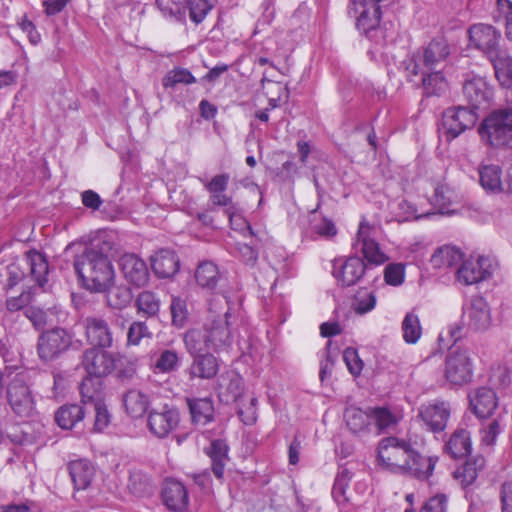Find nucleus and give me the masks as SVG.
I'll return each instance as SVG.
<instances>
[{
    "instance_id": "30",
    "label": "nucleus",
    "mask_w": 512,
    "mask_h": 512,
    "mask_svg": "<svg viewBox=\"0 0 512 512\" xmlns=\"http://www.w3.org/2000/svg\"><path fill=\"white\" fill-rule=\"evenodd\" d=\"M205 326L189 329L183 337L185 348L190 355L209 353L212 350Z\"/></svg>"
},
{
    "instance_id": "20",
    "label": "nucleus",
    "mask_w": 512,
    "mask_h": 512,
    "mask_svg": "<svg viewBox=\"0 0 512 512\" xmlns=\"http://www.w3.org/2000/svg\"><path fill=\"white\" fill-rule=\"evenodd\" d=\"M406 70L409 76L421 75V82L427 95H440L447 89L448 83L443 75V69L423 70L416 60H410Z\"/></svg>"
},
{
    "instance_id": "63",
    "label": "nucleus",
    "mask_w": 512,
    "mask_h": 512,
    "mask_svg": "<svg viewBox=\"0 0 512 512\" xmlns=\"http://www.w3.org/2000/svg\"><path fill=\"white\" fill-rule=\"evenodd\" d=\"M447 498L444 494H438L429 498L422 506L420 512H446Z\"/></svg>"
},
{
    "instance_id": "18",
    "label": "nucleus",
    "mask_w": 512,
    "mask_h": 512,
    "mask_svg": "<svg viewBox=\"0 0 512 512\" xmlns=\"http://www.w3.org/2000/svg\"><path fill=\"white\" fill-rule=\"evenodd\" d=\"M71 338L62 328L44 332L38 340V354L41 359L50 361L68 349Z\"/></svg>"
},
{
    "instance_id": "60",
    "label": "nucleus",
    "mask_w": 512,
    "mask_h": 512,
    "mask_svg": "<svg viewBox=\"0 0 512 512\" xmlns=\"http://www.w3.org/2000/svg\"><path fill=\"white\" fill-rule=\"evenodd\" d=\"M244 390V380L238 374H231L229 376V382L226 386L228 396L233 401H239L242 399V393Z\"/></svg>"
},
{
    "instance_id": "26",
    "label": "nucleus",
    "mask_w": 512,
    "mask_h": 512,
    "mask_svg": "<svg viewBox=\"0 0 512 512\" xmlns=\"http://www.w3.org/2000/svg\"><path fill=\"white\" fill-rule=\"evenodd\" d=\"M193 361L188 368V374L191 379L199 378L203 380L213 379L218 371L219 364L217 358L211 353H202L191 355Z\"/></svg>"
},
{
    "instance_id": "1",
    "label": "nucleus",
    "mask_w": 512,
    "mask_h": 512,
    "mask_svg": "<svg viewBox=\"0 0 512 512\" xmlns=\"http://www.w3.org/2000/svg\"><path fill=\"white\" fill-rule=\"evenodd\" d=\"M377 459L383 468L393 473L421 480L432 475L437 460L420 455L410 442L393 436L380 441Z\"/></svg>"
},
{
    "instance_id": "8",
    "label": "nucleus",
    "mask_w": 512,
    "mask_h": 512,
    "mask_svg": "<svg viewBox=\"0 0 512 512\" xmlns=\"http://www.w3.org/2000/svg\"><path fill=\"white\" fill-rule=\"evenodd\" d=\"M469 44L489 58L498 56L501 33L494 26L485 23L473 24L468 28Z\"/></svg>"
},
{
    "instance_id": "15",
    "label": "nucleus",
    "mask_w": 512,
    "mask_h": 512,
    "mask_svg": "<svg viewBox=\"0 0 512 512\" xmlns=\"http://www.w3.org/2000/svg\"><path fill=\"white\" fill-rule=\"evenodd\" d=\"M449 55L448 42L443 37H437L429 42L421 54L415 55L410 60H416L423 70L434 71L444 68Z\"/></svg>"
},
{
    "instance_id": "46",
    "label": "nucleus",
    "mask_w": 512,
    "mask_h": 512,
    "mask_svg": "<svg viewBox=\"0 0 512 512\" xmlns=\"http://www.w3.org/2000/svg\"><path fill=\"white\" fill-rule=\"evenodd\" d=\"M136 306L139 313L148 317L155 316L160 308V300L151 291H142L137 299Z\"/></svg>"
},
{
    "instance_id": "13",
    "label": "nucleus",
    "mask_w": 512,
    "mask_h": 512,
    "mask_svg": "<svg viewBox=\"0 0 512 512\" xmlns=\"http://www.w3.org/2000/svg\"><path fill=\"white\" fill-rule=\"evenodd\" d=\"M462 321L468 329L481 332L487 330L492 322L491 310L483 297H473L464 306Z\"/></svg>"
},
{
    "instance_id": "35",
    "label": "nucleus",
    "mask_w": 512,
    "mask_h": 512,
    "mask_svg": "<svg viewBox=\"0 0 512 512\" xmlns=\"http://www.w3.org/2000/svg\"><path fill=\"white\" fill-rule=\"evenodd\" d=\"M210 194V202L214 206L226 207L225 213L229 218V221L232 226H240L241 224H245L247 230L250 235H254L251 226L244 221V219L236 212V208L233 204V200L230 196L225 194V192H209Z\"/></svg>"
},
{
    "instance_id": "14",
    "label": "nucleus",
    "mask_w": 512,
    "mask_h": 512,
    "mask_svg": "<svg viewBox=\"0 0 512 512\" xmlns=\"http://www.w3.org/2000/svg\"><path fill=\"white\" fill-rule=\"evenodd\" d=\"M451 414L450 404L446 401L434 400L422 404L418 408L417 417L421 420L427 430L431 432L443 431L448 423Z\"/></svg>"
},
{
    "instance_id": "2",
    "label": "nucleus",
    "mask_w": 512,
    "mask_h": 512,
    "mask_svg": "<svg viewBox=\"0 0 512 512\" xmlns=\"http://www.w3.org/2000/svg\"><path fill=\"white\" fill-rule=\"evenodd\" d=\"M82 285L91 292L103 293L114 282V269L108 256L95 247L85 248L73 262Z\"/></svg>"
},
{
    "instance_id": "12",
    "label": "nucleus",
    "mask_w": 512,
    "mask_h": 512,
    "mask_svg": "<svg viewBox=\"0 0 512 512\" xmlns=\"http://www.w3.org/2000/svg\"><path fill=\"white\" fill-rule=\"evenodd\" d=\"M226 309L223 315H215L213 319L204 324L207 331L212 351L220 352L228 350L233 343V335L230 329V312Z\"/></svg>"
},
{
    "instance_id": "17",
    "label": "nucleus",
    "mask_w": 512,
    "mask_h": 512,
    "mask_svg": "<svg viewBox=\"0 0 512 512\" xmlns=\"http://www.w3.org/2000/svg\"><path fill=\"white\" fill-rule=\"evenodd\" d=\"M366 265L358 256L346 259H335L332 264V274L343 287L357 284L365 274Z\"/></svg>"
},
{
    "instance_id": "64",
    "label": "nucleus",
    "mask_w": 512,
    "mask_h": 512,
    "mask_svg": "<svg viewBox=\"0 0 512 512\" xmlns=\"http://www.w3.org/2000/svg\"><path fill=\"white\" fill-rule=\"evenodd\" d=\"M500 501L502 512H512V481L501 485Z\"/></svg>"
},
{
    "instance_id": "19",
    "label": "nucleus",
    "mask_w": 512,
    "mask_h": 512,
    "mask_svg": "<svg viewBox=\"0 0 512 512\" xmlns=\"http://www.w3.org/2000/svg\"><path fill=\"white\" fill-rule=\"evenodd\" d=\"M493 263L489 257H470L457 270V279L465 285L481 282L491 276Z\"/></svg>"
},
{
    "instance_id": "4",
    "label": "nucleus",
    "mask_w": 512,
    "mask_h": 512,
    "mask_svg": "<svg viewBox=\"0 0 512 512\" xmlns=\"http://www.w3.org/2000/svg\"><path fill=\"white\" fill-rule=\"evenodd\" d=\"M477 120L478 114L473 109L464 106L451 107L443 112L439 131L450 142L467 129L473 128Z\"/></svg>"
},
{
    "instance_id": "43",
    "label": "nucleus",
    "mask_w": 512,
    "mask_h": 512,
    "mask_svg": "<svg viewBox=\"0 0 512 512\" xmlns=\"http://www.w3.org/2000/svg\"><path fill=\"white\" fill-rule=\"evenodd\" d=\"M105 292L108 306L114 309L125 308L132 299L130 290L125 286L112 287L111 285Z\"/></svg>"
},
{
    "instance_id": "36",
    "label": "nucleus",
    "mask_w": 512,
    "mask_h": 512,
    "mask_svg": "<svg viewBox=\"0 0 512 512\" xmlns=\"http://www.w3.org/2000/svg\"><path fill=\"white\" fill-rule=\"evenodd\" d=\"M80 393L86 409L104 402L102 383L99 379L85 378L80 385Z\"/></svg>"
},
{
    "instance_id": "16",
    "label": "nucleus",
    "mask_w": 512,
    "mask_h": 512,
    "mask_svg": "<svg viewBox=\"0 0 512 512\" xmlns=\"http://www.w3.org/2000/svg\"><path fill=\"white\" fill-rule=\"evenodd\" d=\"M356 252H361L370 264H383L387 257L374 239V228L365 221L359 225L356 240L353 244Z\"/></svg>"
},
{
    "instance_id": "59",
    "label": "nucleus",
    "mask_w": 512,
    "mask_h": 512,
    "mask_svg": "<svg viewBox=\"0 0 512 512\" xmlns=\"http://www.w3.org/2000/svg\"><path fill=\"white\" fill-rule=\"evenodd\" d=\"M384 279L387 284L398 286L404 280V266L401 264H389L384 271Z\"/></svg>"
},
{
    "instance_id": "56",
    "label": "nucleus",
    "mask_w": 512,
    "mask_h": 512,
    "mask_svg": "<svg viewBox=\"0 0 512 512\" xmlns=\"http://www.w3.org/2000/svg\"><path fill=\"white\" fill-rule=\"evenodd\" d=\"M343 359L349 372L353 376H359L363 369V362L356 349L348 347L343 352Z\"/></svg>"
},
{
    "instance_id": "44",
    "label": "nucleus",
    "mask_w": 512,
    "mask_h": 512,
    "mask_svg": "<svg viewBox=\"0 0 512 512\" xmlns=\"http://www.w3.org/2000/svg\"><path fill=\"white\" fill-rule=\"evenodd\" d=\"M376 296L372 291L360 289L352 301V310L358 315H364L375 308Z\"/></svg>"
},
{
    "instance_id": "49",
    "label": "nucleus",
    "mask_w": 512,
    "mask_h": 512,
    "mask_svg": "<svg viewBox=\"0 0 512 512\" xmlns=\"http://www.w3.org/2000/svg\"><path fill=\"white\" fill-rule=\"evenodd\" d=\"M196 79L192 73L184 68H175L169 71L163 78L162 84L165 88L174 87L176 84H192Z\"/></svg>"
},
{
    "instance_id": "37",
    "label": "nucleus",
    "mask_w": 512,
    "mask_h": 512,
    "mask_svg": "<svg viewBox=\"0 0 512 512\" xmlns=\"http://www.w3.org/2000/svg\"><path fill=\"white\" fill-rule=\"evenodd\" d=\"M219 279L220 274L216 264L211 261L199 263L195 271V280L201 288L212 291L216 288Z\"/></svg>"
},
{
    "instance_id": "27",
    "label": "nucleus",
    "mask_w": 512,
    "mask_h": 512,
    "mask_svg": "<svg viewBox=\"0 0 512 512\" xmlns=\"http://www.w3.org/2000/svg\"><path fill=\"white\" fill-rule=\"evenodd\" d=\"M470 405L479 418H487L497 408L496 393L493 388L480 387L470 395Z\"/></svg>"
},
{
    "instance_id": "51",
    "label": "nucleus",
    "mask_w": 512,
    "mask_h": 512,
    "mask_svg": "<svg viewBox=\"0 0 512 512\" xmlns=\"http://www.w3.org/2000/svg\"><path fill=\"white\" fill-rule=\"evenodd\" d=\"M150 487V478L146 474L141 471L130 473L128 488L133 494L142 496L149 491Z\"/></svg>"
},
{
    "instance_id": "61",
    "label": "nucleus",
    "mask_w": 512,
    "mask_h": 512,
    "mask_svg": "<svg viewBox=\"0 0 512 512\" xmlns=\"http://www.w3.org/2000/svg\"><path fill=\"white\" fill-rule=\"evenodd\" d=\"M500 431L501 429L498 420L494 419L490 421L480 430L482 443L487 446L494 445Z\"/></svg>"
},
{
    "instance_id": "25",
    "label": "nucleus",
    "mask_w": 512,
    "mask_h": 512,
    "mask_svg": "<svg viewBox=\"0 0 512 512\" xmlns=\"http://www.w3.org/2000/svg\"><path fill=\"white\" fill-rule=\"evenodd\" d=\"M151 267L159 278H169L178 272L180 261L174 251L160 249L151 257Z\"/></svg>"
},
{
    "instance_id": "45",
    "label": "nucleus",
    "mask_w": 512,
    "mask_h": 512,
    "mask_svg": "<svg viewBox=\"0 0 512 512\" xmlns=\"http://www.w3.org/2000/svg\"><path fill=\"white\" fill-rule=\"evenodd\" d=\"M489 384L495 389H504L511 382L510 370L505 364H493L489 369Z\"/></svg>"
},
{
    "instance_id": "6",
    "label": "nucleus",
    "mask_w": 512,
    "mask_h": 512,
    "mask_svg": "<svg viewBox=\"0 0 512 512\" xmlns=\"http://www.w3.org/2000/svg\"><path fill=\"white\" fill-rule=\"evenodd\" d=\"M393 2L394 0H352L355 12L359 13L357 28L369 39L379 42V39H375L374 34L379 30L381 8L391 5Z\"/></svg>"
},
{
    "instance_id": "47",
    "label": "nucleus",
    "mask_w": 512,
    "mask_h": 512,
    "mask_svg": "<svg viewBox=\"0 0 512 512\" xmlns=\"http://www.w3.org/2000/svg\"><path fill=\"white\" fill-rule=\"evenodd\" d=\"M212 7V4L208 0H188L186 4L189 18L195 24L203 22Z\"/></svg>"
},
{
    "instance_id": "53",
    "label": "nucleus",
    "mask_w": 512,
    "mask_h": 512,
    "mask_svg": "<svg viewBox=\"0 0 512 512\" xmlns=\"http://www.w3.org/2000/svg\"><path fill=\"white\" fill-rule=\"evenodd\" d=\"M267 94L269 97V107L267 109H275L279 106V101L283 98L287 101L289 97V89L280 82L268 81Z\"/></svg>"
},
{
    "instance_id": "9",
    "label": "nucleus",
    "mask_w": 512,
    "mask_h": 512,
    "mask_svg": "<svg viewBox=\"0 0 512 512\" xmlns=\"http://www.w3.org/2000/svg\"><path fill=\"white\" fill-rule=\"evenodd\" d=\"M116 355L101 347H90L83 353L82 366L89 376L99 379L117 368Z\"/></svg>"
},
{
    "instance_id": "31",
    "label": "nucleus",
    "mask_w": 512,
    "mask_h": 512,
    "mask_svg": "<svg viewBox=\"0 0 512 512\" xmlns=\"http://www.w3.org/2000/svg\"><path fill=\"white\" fill-rule=\"evenodd\" d=\"M23 261L29 268L31 277L39 287H43L47 282L48 275V263L45 256L36 250H30L25 254Z\"/></svg>"
},
{
    "instance_id": "38",
    "label": "nucleus",
    "mask_w": 512,
    "mask_h": 512,
    "mask_svg": "<svg viewBox=\"0 0 512 512\" xmlns=\"http://www.w3.org/2000/svg\"><path fill=\"white\" fill-rule=\"evenodd\" d=\"M463 254L455 246L445 245L438 248L431 257L435 268L453 267L462 261Z\"/></svg>"
},
{
    "instance_id": "32",
    "label": "nucleus",
    "mask_w": 512,
    "mask_h": 512,
    "mask_svg": "<svg viewBox=\"0 0 512 512\" xmlns=\"http://www.w3.org/2000/svg\"><path fill=\"white\" fill-rule=\"evenodd\" d=\"M192 422L196 425H206L214 417V406L210 398L187 399Z\"/></svg>"
},
{
    "instance_id": "62",
    "label": "nucleus",
    "mask_w": 512,
    "mask_h": 512,
    "mask_svg": "<svg viewBox=\"0 0 512 512\" xmlns=\"http://www.w3.org/2000/svg\"><path fill=\"white\" fill-rule=\"evenodd\" d=\"M230 181L228 173H221L213 176L211 180L203 182L208 192H225Z\"/></svg>"
},
{
    "instance_id": "29",
    "label": "nucleus",
    "mask_w": 512,
    "mask_h": 512,
    "mask_svg": "<svg viewBox=\"0 0 512 512\" xmlns=\"http://www.w3.org/2000/svg\"><path fill=\"white\" fill-rule=\"evenodd\" d=\"M349 430L357 435L366 434L371 430V408L364 411L357 407H348L344 414Z\"/></svg>"
},
{
    "instance_id": "5",
    "label": "nucleus",
    "mask_w": 512,
    "mask_h": 512,
    "mask_svg": "<svg viewBox=\"0 0 512 512\" xmlns=\"http://www.w3.org/2000/svg\"><path fill=\"white\" fill-rule=\"evenodd\" d=\"M444 376L453 385L462 386L473 378V361L468 349L453 347L445 359Z\"/></svg>"
},
{
    "instance_id": "50",
    "label": "nucleus",
    "mask_w": 512,
    "mask_h": 512,
    "mask_svg": "<svg viewBox=\"0 0 512 512\" xmlns=\"http://www.w3.org/2000/svg\"><path fill=\"white\" fill-rule=\"evenodd\" d=\"M257 403L256 397H250L248 401H244V399L238 401V415L245 425H252L256 422Z\"/></svg>"
},
{
    "instance_id": "34",
    "label": "nucleus",
    "mask_w": 512,
    "mask_h": 512,
    "mask_svg": "<svg viewBox=\"0 0 512 512\" xmlns=\"http://www.w3.org/2000/svg\"><path fill=\"white\" fill-rule=\"evenodd\" d=\"M446 452L452 458L466 457L471 452L470 434L465 429H457L445 445Z\"/></svg>"
},
{
    "instance_id": "23",
    "label": "nucleus",
    "mask_w": 512,
    "mask_h": 512,
    "mask_svg": "<svg viewBox=\"0 0 512 512\" xmlns=\"http://www.w3.org/2000/svg\"><path fill=\"white\" fill-rule=\"evenodd\" d=\"M162 500L172 512H183L189 504V494L186 487L179 481L166 480L162 489Z\"/></svg>"
},
{
    "instance_id": "3",
    "label": "nucleus",
    "mask_w": 512,
    "mask_h": 512,
    "mask_svg": "<svg viewBox=\"0 0 512 512\" xmlns=\"http://www.w3.org/2000/svg\"><path fill=\"white\" fill-rule=\"evenodd\" d=\"M478 132L491 146L512 148V105L493 110L482 121Z\"/></svg>"
},
{
    "instance_id": "22",
    "label": "nucleus",
    "mask_w": 512,
    "mask_h": 512,
    "mask_svg": "<svg viewBox=\"0 0 512 512\" xmlns=\"http://www.w3.org/2000/svg\"><path fill=\"white\" fill-rule=\"evenodd\" d=\"M463 94L471 109L487 106L493 97V90L481 77H473L463 84Z\"/></svg>"
},
{
    "instance_id": "21",
    "label": "nucleus",
    "mask_w": 512,
    "mask_h": 512,
    "mask_svg": "<svg viewBox=\"0 0 512 512\" xmlns=\"http://www.w3.org/2000/svg\"><path fill=\"white\" fill-rule=\"evenodd\" d=\"M119 264L125 279L132 285L142 287L148 283V267L137 255L124 254L120 258Z\"/></svg>"
},
{
    "instance_id": "52",
    "label": "nucleus",
    "mask_w": 512,
    "mask_h": 512,
    "mask_svg": "<svg viewBox=\"0 0 512 512\" xmlns=\"http://www.w3.org/2000/svg\"><path fill=\"white\" fill-rule=\"evenodd\" d=\"M170 311L173 325L182 327L188 318L186 301L180 297H173L170 304Z\"/></svg>"
},
{
    "instance_id": "10",
    "label": "nucleus",
    "mask_w": 512,
    "mask_h": 512,
    "mask_svg": "<svg viewBox=\"0 0 512 512\" xmlns=\"http://www.w3.org/2000/svg\"><path fill=\"white\" fill-rule=\"evenodd\" d=\"M180 423L177 408L163 405L160 409H151L147 417V428L155 437L166 438Z\"/></svg>"
},
{
    "instance_id": "57",
    "label": "nucleus",
    "mask_w": 512,
    "mask_h": 512,
    "mask_svg": "<svg viewBox=\"0 0 512 512\" xmlns=\"http://www.w3.org/2000/svg\"><path fill=\"white\" fill-rule=\"evenodd\" d=\"M497 11L505 19V36L512 42V1L497 0Z\"/></svg>"
},
{
    "instance_id": "58",
    "label": "nucleus",
    "mask_w": 512,
    "mask_h": 512,
    "mask_svg": "<svg viewBox=\"0 0 512 512\" xmlns=\"http://www.w3.org/2000/svg\"><path fill=\"white\" fill-rule=\"evenodd\" d=\"M351 480V472L343 467L337 473L335 482L332 489V495L337 499L338 497L344 496L345 490L348 487L349 481Z\"/></svg>"
},
{
    "instance_id": "40",
    "label": "nucleus",
    "mask_w": 512,
    "mask_h": 512,
    "mask_svg": "<svg viewBox=\"0 0 512 512\" xmlns=\"http://www.w3.org/2000/svg\"><path fill=\"white\" fill-rule=\"evenodd\" d=\"M403 340L407 344H415L421 338L422 326L419 316L414 312H408L401 324Z\"/></svg>"
},
{
    "instance_id": "39",
    "label": "nucleus",
    "mask_w": 512,
    "mask_h": 512,
    "mask_svg": "<svg viewBox=\"0 0 512 512\" xmlns=\"http://www.w3.org/2000/svg\"><path fill=\"white\" fill-rule=\"evenodd\" d=\"M85 410L77 404L64 405L55 414V421L63 429L73 428L84 418Z\"/></svg>"
},
{
    "instance_id": "7",
    "label": "nucleus",
    "mask_w": 512,
    "mask_h": 512,
    "mask_svg": "<svg viewBox=\"0 0 512 512\" xmlns=\"http://www.w3.org/2000/svg\"><path fill=\"white\" fill-rule=\"evenodd\" d=\"M7 399L12 411L19 417L29 418L36 414L35 399L28 384L15 377L8 385Z\"/></svg>"
},
{
    "instance_id": "48",
    "label": "nucleus",
    "mask_w": 512,
    "mask_h": 512,
    "mask_svg": "<svg viewBox=\"0 0 512 512\" xmlns=\"http://www.w3.org/2000/svg\"><path fill=\"white\" fill-rule=\"evenodd\" d=\"M180 359L174 350H164L155 362V369L162 373H170L178 369Z\"/></svg>"
},
{
    "instance_id": "11",
    "label": "nucleus",
    "mask_w": 512,
    "mask_h": 512,
    "mask_svg": "<svg viewBox=\"0 0 512 512\" xmlns=\"http://www.w3.org/2000/svg\"><path fill=\"white\" fill-rule=\"evenodd\" d=\"M87 342L93 347L109 349L116 339L110 324L102 316L91 315L85 317L81 322Z\"/></svg>"
},
{
    "instance_id": "41",
    "label": "nucleus",
    "mask_w": 512,
    "mask_h": 512,
    "mask_svg": "<svg viewBox=\"0 0 512 512\" xmlns=\"http://www.w3.org/2000/svg\"><path fill=\"white\" fill-rule=\"evenodd\" d=\"M484 462L482 457L466 461L454 472L455 478L459 479L465 487L473 484L478 477V472L484 467Z\"/></svg>"
},
{
    "instance_id": "28",
    "label": "nucleus",
    "mask_w": 512,
    "mask_h": 512,
    "mask_svg": "<svg viewBox=\"0 0 512 512\" xmlns=\"http://www.w3.org/2000/svg\"><path fill=\"white\" fill-rule=\"evenodd\" d=\"M68 471L74 489L77 491L86 490L95 476V469L92 463L86 459H78L69 462Z\"/></svg>"
},
{
    "instance_id": "55",
    "label": "nucleus",
    "mask_w": 512,
    "mask_h": 512,
    "mask_svg": "<svg viewBox=\"0 0 512 512\" xmlns=\"http://www.w3.org/2000/svg\"><path fill=\"white\" fill-rule=\"evenodd\" d=\"M150 335L145 322L135 321L128 328L127 345H139L143 338L150 337Z\"/></svg>"
},
{
    "instance_id": "54",
    "label": "nucleus",
    "mask_w": 512,
    "mask_h": 512,
    "mask_svg": "<svg viewBox=\"0 0 512 512\" xmlns=\"http://www.w3.org/2000/svg\"><path fill=\"white\" fill-rule=\"evenodd\" d=\"M451 197V190L444 184H438L434 188L431 203L438 208L441 213H445V209H447L451 204Z\"/></svg>"
},
{
    "instance_id": "33",
    "label": "nucleus",
    "mask_w": 512,
    "mask_h": 512,
    "mask_svg": "<svg viewBox=\"0 0 512 512\" xmlns=\"http://www.w3.org/2000/svg\"><path fill=\"white\" fill-rule=\"evenodd\" d=\"M371 419L378 433L394 430L402 419L400 411L388 407L371 408Z\"/></svg>"
},
{
    "instance_id": "24",
    "label": "nucleus",
    "mask_w": 512,
    "mask_h": 512,
    "mask_svg": "<svg viewBox=\"0 0 512 512\" xmlns=\"http://www.w3.org/2000/svg\"><path fill=\"white\" fill-rule=\"evenodd\" d=\"M122 403L125 412L134 419L142 418L151 404L150 395L141 389L131 388L123 393Z\"/></svg>"
},
{
    "instance_id": "42",
    "label": "nucleus",
    "mask_w": 512,
    "mask_h": 512,
    "mask_svg": "<svg viewBox=\"0 0 512 512\" xmlns=\"http://www.w3.org/2000/svg\"><path fill=\"white\" fill-rule=\"evenodd\" d=\"M480 184L485 190L492 192L501 189V170L496 165H483L479 169Z\"/></svg>"
}]
</instances>
